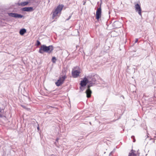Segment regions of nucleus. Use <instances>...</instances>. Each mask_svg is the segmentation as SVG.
<instances>
[{"mask_svg":"<svg viewBox=\"0 0 156 156\" xmlns=\"http://www.w3.org/2000/svg\"><path fill=\"white\" fill-rule=\"evenodd\" d=\"M39 127H37V129H39Z\"/></svg>","mask_w":156,"mask_h":156,"instance_id":"obj_25","label":"nucleus"},{"mask_svg":"<svg viewBox=\"0 0 156 156\" xmlns=\"http://www.w3.org/2000/svg\"><path fill=\"white\" fill-rule=\"evenodd\" d=\"M99 38L100 41H103L104 40V36L102 34H100L99 35Z\"/></svg>","mask_w":156,"mask_h":156,"instance_id":"obj_13","label":"nucleus"},{"mask_svg":"<svg viewBox=\"0 0 156 156\" xmlns=\"http://www.w3.org/2000/svg\"><path fill=\"white\" fill-rule=\"evenodd\" d=\"M89 81L87 78L86 77L84 78L83 80L81 81L80 83L81 86L80 88L81 90L83 91V87L85 86L87 83H89Z\"/></svg>","mask_w":156,"mask_h":156,"instance_id":"obj_3","label":"nucleus"},{"mask_svg":"<svg viewBox=\"0 0 156 156\" xmlns=\"http://www.w3.org/2000/svg\"><path fill=\"white\" fill-rule=\"evenodd\" d=\"M29 3V2H28V1L22 2L20 3L19 5L24 6L26 5H27Z\"/></svg>","mask_w":156,"mask_h":156,"instance_id":"obj_11","label":"nucleus"},{"mask_svg":"<svg viewBox=\"0 0 156 156\" xmlns=\"http://www.w3.org/2000/svg\"><path fill=\"white\" fill-rule=\"evenodd\" d=\"M71 16H70L68 19L66 20V21L69 20L71 17Z\"/></svg>","mask_w":156,"mask_h":156,"instance_id":"obj_20","label":"nucleus"},{"mask_svg":"<svg viewBox=\"0 0 156 156\" xmlns=\"http://www.w3.org/2000/svg\"><path fill=\"white\" fill-rule=\"evenodd\" d=\"M115 150V149L112 151H111L109 154V156H110L111 155V154H112L113 153V152H114V151Z\"/></svg>","mask_w":156,"mask_h":156,"instance_id":"obj_19","label":"nucleus"},{"mask_svg":"<svg viewBox=\"0 0 156 156\" xmlns=\"http://www.w3.org/2000/svg\"><path fill=\"white\" fill-rule=\"evenodd\" d=\"M63 7L62 5H59L53 11L52 14V18L53 19H57L59 16V14H60L61 11L62 10Z\"/></svg>","mask_w":156,"mask_h":156,"instance_id":"obj_2","label":"nucleus"},{"mask_svg":"<svg viewBox=\"0 0 156 156\" xmlns=\"http://www.w3.org/2000/svg\"><path fill=\"white\" fill-rule=\"evenodd\" d=\"M135 8L136 12H138L139 15L141 16V9L140 5L138 4H136L135 5Z\"/></svg>","mask_w":156,"mask_h":156,"instance_id":"obj_6","label":"nucleus"},{"mask_svg":"<svg viewBox=\"0 0 156 156\" xmlns=\"http://www.w3.org/2000/svg\"><path fill=\"white\" fill-rule=\"evenodd\" d=\"M33 10V8L32 7H25L22 9V10L27 12L32 11Z\"/></svg>","mask_w":156,"mask_h":156,"instance_id":"obj_10","label":"nucleus"},{"mask_svg":"<svg viewBox=\"0 0 156 156\" xmlns=\"http://www.w3.org/2000/svg\"><path fill=\"white\" fill-rule=\"evenodd\" d=\"M138 39L137 38H136V39H135V43H137L138 42Z\"/></svg>","mask_w":156,"mask_h":156,"instance_id":"obj_21","label":"nucleus"},{"mask_svg":"<svg viewBox=\"0 0 156 156\" xmlns=\"http://www.w3.org/2000/svg\"><path fill=\"white\" fill-rule=\"evenodd\" d=\"M85 2L84 3H83L84 5L85 4Z\"/></svg>","mask_w":156,"mask_h":156,"instance_id":"obj_26","label":"nucleus"},{"mask_svg":"<svg viewBox=\"0 0 156 156\" xmlns=\"http://www.w3.org/2000/svg\"><path fill=\"white\" fill-rule=\"evenodd\" d=\"M131 151H132L133 156H137L136 154L134 153V151H133V150H132Z\"/></svg>","mask_w":156,"mask_h":156,"instance_id":"obj_16","label":"nucleus"},{"mask_svg":"<svg viewBox=\"0 0 156 156\" xmlns=\"http://www.w3.org/2000/svg\"><path fill=\"white\" fill-rule=\"evenodd\" d=\"M131 138L133 139L134 138H135V137L134 136H131Z\"/></svg>","mask_w":156,"mask_h":156,"instance_id":"obj_23","label":"nucleus"},{"mask_svg":"<svg viewBox=\"0 0 156 156\" xmlns=\"http://www.w3.org/2000/svg\"><path fill=\"white\" fill-rule=\"evenodd\" d=\"M56 61V58L55 57H52V61L53 63H55Z\"/></svg>","mask_w":156,"mask_h":156,"instance_id":"obj_15","label":"nucleus"},{"mask_svg":"<svg viewBox=\"0 0 156 156\" xmlns=\"http://www.w3.org/2000/svg\"><path fill=\"white\" fill-rule=\"evenodd\" d=\"M37 45L39 46L40 45L41 43H40V41H37Z\"/></svg>","mask_w":156,"mask_h":156,"instance_id":"obj_18","label":"nucleus"},{"mask_svg":"<svg viewBox=\"0 0 156 156\" xmlns=\"http://www.w3.org/2000/svg\"><path fill=\"white\" fill-rule=\"evenodd\" d=\"M102 4L101 2L100 3V5L99 8H98V22H99L100 19L101 17V5Z\"/></svg>","mask_w":156,"mask_h":156,"instance_id":"obj_9","label":"nucleus"},{"mask_svg":"<svg viewBox=\"0 0 156 156\" xmlns=\"http://www.w3.org/2000/svg\"><path fill=\"white\" fill-rule=\"evenodd\" d=\"M26 32V30L25 29H21L20 31V34L21 35H23Z\"/></svg>","mask_w":156,"mask_h":156,"instance_id":"obj_12","label":"nucleus"},{"mask_svg":"<svg viewBox=\"0 0 156 156\" xmlns=\"http://www.w3.org/2000/svg\"><path fill=\"white\" fill-rule=\"evenodd\" d=\"M132 156V152H131V153H129V156Z\"/></svg>","mask_w":156,"mask_h":156,"instance_id":"obj_22","label":"nucleus"},{"mask_svg":"<svg viewBox=\"0 0 156 156\" xmlns=\"http://www.w3.org/2000/svg\"><path fill=\"white\" fill-rule=\"evenodd\" d=\"M8 15L9 16L14 17L16 18H21L23 16V15H21L19 14L16 13H14L12 12L8 13Z\"/></svg>","mask_w":156,"mask_h":156,"instance_id":"obj_5","label":"nucleus"},{"mask_svg":"<svg viewBox=\"0 0 156 156\" xmlns=\"http://www.w3.org/2000/svg\"><path fill=\"white\" fill-rule=\"evenodd\" d=\"M133 142H135L136 141V140H135V138L133 139Z\"/></svg>","mask_w":156,"mask_h":156,"instance_id":"obj_24","label":"nucleus"},{"mask_svg":"<svg viewBox=\"0 0 156 156\" xmlns=\"http://www.w3.org/2000/svg\"><path fill=\"white\" fill-rule=\"evenodd\" d=\"M87 87V89L86 90V93L87 94V97L89 98L90 97L91 93V91L90 89V87H91V86L90 85H88Z\"/></svg>","mask_w":156,"mask_h":156,"instance_id":"obj_8","label":"nucleus"},{"mask_svg":"<svg viewBox=\"0 0 156 156\" xmlns=\"http://www.w3.org/2000/svg\"><path fill=\"white\" fill-rule=\"evenodd\" d=\"M53 50V47L52 45L47 46L44 45H43L40 48L39 52L43 54L44 52L50 53Z\"/></svg>","mask_w":156,"mask_h":156,"instance_id":"obj_1","label":"nucleus"},{"mask_svg":"<svg viewBox=\"0 0 156 156\" xmlns=\"http://www.w3.org/2000/svg\"><path fill=\"white\" fill-rule=\"evenodd\" d=\"M58 140V139H56V141H57Z\"/></svg>","mask_w":156,"mask_h":156,"instance_id":"obj_27","label":"nucleus"},{"mask_svg":"<svg viewBox=\"0 0 156 156\" xmlns=\"http://www.w3.org/2000/svg\"><path fill=\"white\" fill-rule=\"evenodd\" d=\"M121 23L118 22V21H115L114 23H113V24L114 25V26H115V27H116V28H118L119 27H117V26H116V25H117V24H120Z\"/></svg>","mask_w":156,"mask_h":156,"instance_id":"obj_14","label":"nucleus"},{"mask_svg":"<svg viewBox=\"0 0 156 156\" xmlns=\"http://www.w3.org/2000/svg\"><path fill=\"white\" fill-rule=\"evenodd\" d=\"M66 77V75H65L62 77L60 76L57 81L55 83V84L57 86H59L62 84Z\"/></svg>","mask_w":156,"mask_h":156,"instance_id":"obj_4","label":"nucleus"},{"mask_svg":"<svg viewBox=\"0 0 156 156\" xmlns=\"http://www.w3.org/2000/svg\"><path fill=\"white\" fill-rule=\"evenodd\" d=\"M96 19L98 20V9H96Z\"/></svg>","mask_w":156,"mask_h":156,"instance_id":"obj_17","label":"nucleus"},{"mask_svg":"<svg viewBox=\"0 0 156 156\" xmlns=\"http://www.w3.org/2000/svg\"><path fill=\"white\" fill-rule=\"evenodd\" d=\"M80 73V70H73L72 71V75L73 77L74 78L77 77L79 76V74Z\"/></svg>","mask_w":156,"mask_h":156,"instance_id":"obj_7","label":"nucleus"}]
</instances>
